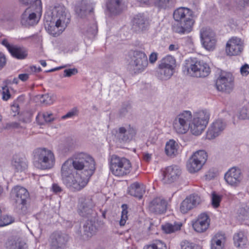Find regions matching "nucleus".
Masks as SVG:
<instances>
[{
	"label": "nucleus",
	"mask_w": 249,
	"mask_h": 249,
	"mask_svg": "<svg viewBox=\"0 0 249 249\" xmlns=\"http://www.w3.org/2000/svg\"><path fill=\"white\" fill-rule=\"evenodd\" d=\"M167 205V203L164 199L160 197H156L150 203L149 210L156 214H161L166 211Z\"/></svg>",
	"instance_id": "obj_24"
},
{
	"label": "nucleus",
	"mask_w": 249,
	"mask_h": 249,
	"mask_svg": "<svg viewBox=\"0 0 249 249\" xmlns=\"http://www.w3.org/2000/svg\"><path fill=\"white\" fill-rule=\"evenodd\" d=\"M6 63V58L5 55L0 53V69H2Z\"/></svg>",
	"instance_id": "obj_59"
},
{
	"label": "nucleus",
	"mask_w": 249,
	"mask_h": 249,
	"mask_svg": "<svg viewBox=\"0 0 249 249\" xmlns=\"http://www.w3.org/2000/svg\"><path fill=\"white\" fill-rule=\"evenodd\" d=\"M136 130L130 125L127 128L121 127L116 131L115 136L120 142H127L131 140L135 135Z\"/></svg>",
	"instance_id": "obj_23"
},
{
	"label": "nucleus",
	"mask_w": 249,
	"mask_h": 249,
	"mask_svg": "<svg viewBox=\"0 0 249 249\" xmlns=\"http://www.w3.org/2000/svg\"><path fill=\"white\" fill-rule=\"evenodd\" d=\"M1 44L4 45V46H5L6 47V48L8 49V51L9 52V53L12 51L13 50L12 48H13L14 46V45H10L7 40L6 39H4L2 40L1 41Z\"/></svg>",
	"instance_id": "obj_58"
},
{
	"label": "nucleus",
	"mask_w": 249,
	"mask_h": 249,
	"mask_svg": "<svg viewBox=\"0 0 249 249\" xmlns=\"http://www.w3.org/2000/svg\"><path fill=\"white\" fill-rule=\"evenodd\" d=\"M222 197L217 195L215 192H213L212 194V205L214 208L219 207L220 202L221 201Z\"/></svg>",
	"instance_id": "obj_45"
},
{
	"label": "nucleus",
	"mask_w": 249,
	"mask_h": 249,
	"mask_svg": "<svg viewBox=\"0 0 249 249\" xmlns=\"http://www.w3.org/2000/svg\"><path fill=\"white\" fill-rule=\"evenodd\" d=\"M30 69L31 71L35 72H39L41 71V69L40 67H38V68H37L36 66H34L30 67Z\"/></svg>",
	"instance_id": "obj_63"
},
{
	"label": "nucleus",
	"mask_w": 249,
	"mask_h": 249,
	"mask_svg": "<svg viewBox=\"0 0 249 249\" xmlns=\"http://www.w3.org/2000/svg\"><path fill=\"white\" fill-rule=\"evenodd\" d=\"M201 202L200 197L196 194H193L186 197L180 204V210L181 213H186L196 207Z\"/></svg>",
	"instance_id": "obj_19"
},
{
	"label": "nucleus",
	"mask_w": 249,
	"mask_h": 249,
	"mask_svg": "<svg viewBox=\"0 0 249 249\" xmlns=\"http://www.w3.org/2000/svg\"><path fill=\"white\" fill-rule=\"evenodd\" d=\"M122 207L123 208V211L122 212V215H121V219L120 221V226H124L125 222H126V219L127 218V205L126 204H123L122 206Z\"/></svg>",
	"instance_id": "obj_47"
},
{
	"label": "nucleus",
	"mask_w": 249,
	"mask_h": 249,
	"mask_svg": "<svg viewBox=\"0 0 249 249\" xmlns=\"http://www.w3.org/2000/svg\"><path fill=\"white\" fill-rule=\"evenodd\" d=\"M209 117V113L207 110H200L195 113L192 123H189L191 133L196 136L201 134L208 123Z\"/></svg>",
	"instance_id": "obj_9"
},
{
	"label": "nucleus",
	"mask_w": 249,
	"mask_h": 249,
	"mask_svg": "<svg viewBox=\"0 0 249 249\" xmlns=\"http://www.w3.org/2000/svg\"><path fill=\"white\" fill-rule=\"evenodd\" d=\"M225 241L224 234L217 233L211 241V249H222V242Z\"/></svg>",
	"instance_id": "obj_33"
},
{
	"label": "nucleus",
	"mask_w": 249,
	"mask_h": 249,
	"mask_svg": "<svg viewBox=\"0 0 249 249\" xmlns=\"http://www.w3.org/2000/svg\"><path fill=\"white\" fill-rule=\"evenodd\" d=\"M183 71L186 74L196 77H205L210 73L208 64L196 58H190L185 61Z\"/></svg>",
	"instance_id": "obj_5"
},
{
	"label": "nucleus",
	"mask_w": 249,
	"mask_h": 249,
	"mask_svg": "<svg viewBox=\"0 0 249 249\" xmlns=\"http://www.w3.org/2000/svg\"><path fill=\"white\" fill-rule=\"evenodd\" d=\"M178 45H176L174 44H171L169 46V50L171 51H176L178 49Z\"/></svg>",
	"instance_id": "obj_64"
},
{
	"label": "nucleus",
	"mask_w": 249,
	"mask_h": 249,
	"mask_svg": "<svg viewBox=\"0 0 249 249\" xmlns=\"http://www.w3.org/2000/svg\"><path fill=\"white\" fill-rule=\"evenodd\" d=\"M6 245L7 249H28L26 243L20 238L9 240Z\"/></svg>",
	"instance_id": "obj_31"
},
{
	"label": "nucleus",
	"mask_w": 249,
	"mask_h": 249,
	"mask_svg": "<svg viewBox=\"0 0 249 249\" xmlns=\"http://www.w3.org/2000/svg\"><path fill=\"white\" fill-rule=\"evenodd\" d=\"M238 118L240 119H249V105L244 106L240 110Z\"/></svg>",
	"instance_id": "obj_43"
},
{
	"label": "nucleus",
	"mask_w": 249,
	"mask_h": 249,
	"mask_svg": "<svg viewBox=\"0 0 249 249\" xmlns=\"http://www.w3.org/2000/svg\"><path fill=\"white\" fill-rule=\"evenodd\" d=\"M10 196L14 200V211L18 214H26L30 202L28 190L23 187L17 185L12 189Z\"/></svg>",
	"instance_id": "obj_3"
},
{
	"label": "nucleus",
	"mask_w": 249,
	"mask_h": 249,
	"mask_svg": "<svg viewBox=\"0 0 249 249\" xmlns=\"http://www.w3.org/2000/svg\"><path fill=\"white\" fill-rule=\"evenodd\" d=\"M181 173V170L178 166L172 165L167 167L163 173V183L170 184L175 182L179 178Z\"/></svg>",
	"instance_id": "obj_20"
},
{
	"label": "nucleus",
	"mask_w": 249,
	"mask_h": 249,
	"mask_svg": "<svg viewBox=\"0 0 249 249\" xmlns=\"http://www.w3.org/2000/svg\"><path fill=\"white\" fill-rule=\"evenodd\" d=\"M38 96H39L40 102L45 105H50L55 101V97L53 94L46 93Z\"/></svg>",
	"instance_id": "obj_38"
},
{
	"label": "nucleus",
	"mask_w": 249,
	"mask_h": 249,
	"mask_svg": "<svg viewBox=\"0 0 249 249\" xmlns=\"http://www.w3.org/2000/svg\"><path fill=\"white\" fill-rule=\"evenodd\" d=\"M18 78L22 81H26L29 78V74L27 73L20 74L18 75Z\"/></svg>",
	"instance_id": "obj_61"
},
{
	"label": "nucleus",
	"mask_w": 249,
	"mask_h": 249,
	"mask_svg": "<svg viewBox=\"0 0 249 249\" xmlns=\"http://www.w3.org/2000/svg\"><path fill=\"white\" fill-rule=\"evenodd\" d=\"M233 240L235 246L237 247H243L247 243V238L241 232L234 235Z\"/></svg>",
	"instance_id": "obj_37"
},
{
	"label": "nucleus",
	"mask_w": 249,
	"mask_h": 249,
	"mask_svg": "<svg viewBox=\"0 0 249 249\" xmlns=\"http://www.w3.org/2000/svg\"><path fill=\"white\" fill-rule=\"evenodd\" d=\"M131 110L130 104L129 103L123 104L119 112V117L123 118L131 114Z\"/></svg>",
	"instance_id": "obj_39"
},
{
	"label": "nucleus",
	"mask_w": 249,
	"mask_h": 249,
	"mask_svg": "<svg viewBox=\"0 0 249 249\" xmlns=\"http://www.w3.org/2000/svg\"><path fill=\"white\" fill-rule=\"evenodd\" d=\"M216 87L218 90L230 93L233 87V77L230 73L223 72L216 81Z\"/></svg>",
	"instance_id": "obj_15"
},
{
	"label": "nucleus",
	"mask_w": 249,
	"mask_h": 249,
	"mask_svg": "<svg viewBox=\"0 0 249 249\" xmlns=\"http://www.w3.org/2000/svg\"><path fill=\"white\" fill-rule=\"evenodd\" d=\"M227 126L226 122L222 119L216 120L209 127L207 132L206 137L208 139L212 140L218 136L225 129Z\"/></svg>",
	"instance_id": "obj_18"
},
{
	"label": "nucleus",
	"mask_w": 249,
	"mask_h": 249,
	"mask_svg": "<svg viewBox=\"0 0 249 249\" xmlns=\"http://www.w3.org/2000/svg\"><path fill=\"white\" fill-rule=\"evenodd\" d=\"M178 143L173 140H170L167 142L165 151L168 156L174 157L178 153Z\"/></svg>",
	"instance_id": "obj_32"
},
{
	"label": "nucleus",
	"mask_w": 249,
	"mask_h": 249,
	"mask_svg": "<svg viewBox=\"0 0 249 249\" xmlns=\"http://www.w3.org/2000/svg\"><path fill=\"white\" fill-rule=\"evenodd\" d=\"M70 239L69 235L61 231L53 232L50 236L51 249H65Z\"/></svg>",
	"instance_id": "obj_16"
},
{
	"label": "nucleus",
	"mask_w": 249,
	"mask_h": 249,
	"mask_svg": "<svg viewBox=\"0 0 249 249\" xmlns=\"http://www.w3.org/2000/svg\"><path fill=\"white\" fill-rule=\"evenodd\" d=\"M158 59V53L155 52L152 53L149 55V60L151 64H154Z\"/></svg>",
	"instance_id": "obj_56"
},
{
	"label": "nucleus",
	"mask_w": 249,
	"mask_h": 249,
	"mask_svg": "<svg viewBox=\"0 0 249 249\" xmlns=\"http://www.w3.org/2000/svg\"><path fill=\"white\" fill-rule=\"evenodd\" d=\"M34 154V164L42 170L52 168L55 163V158L53 152L45 148L35 149Z\"/></svg>",
	"instance_id": "obj_6"
},
{
	"label": "nucleus",
	"mask_w": 249,
	"mask_h": 249,
	"mask_svg": "<svg viewBox=\"0 0 249 249\" xmlns=\"http://www.w3.org/2000/svg\"><path fill=\"white\" fill-rule=\"evenodd\" d=\"M156 5L160 9H165L171 5V0H157Z\"/></svg>",
	"instance_id": "obj_44"
},
{
	"label": "nucleus",
	"mask_w": 249,
	"mask_h": 249,
	"mask_svg": "<svg viewBox=\"0 0 249 249\" xmlns=\"http://www.w3.org/2000/svg\"><path fill=\"white\" fill-rule=\"evenodd\" d=\"M193 15L192 11L187 8L179 7L175 10L173 18L177 23L173 26V31L180 34L190 33L195 22Z\"/></svg>",
	"instance_id": "obj_2"
},
{
	"label": "nucleus",
	"mask_w": 249,
	"mask_h": 249,
	"mask_svg": "<svg viewBox=\"0 0 249 249\" xmlns=\"http://www.w3.org/2000/svg\"><path fill=\"white\" fill-rule=\"evenodd\" d=\"M97 32V26L96 23H93L86 30V34L89 37L94 36Z\"/></svg>",
	"instance_id": "obj_49"
},
{
	"label": "nucleus",
	"mask_w": 249,
	"mask_h": 249,
	"mask_svg": "<svg viewBox=\"0 0 249 249\" xmlns=\"http://www.w3.org/2000/svg\"><path fill=\"white\" fill-rule=\"evenodd\" d=\"M239 216H241L242 219H245L249 217V207H242L240 208L238 211Z\"/></svg>",
	"instance_id": "obj_50"
},
{
	"label": "nucleus",
	"mask_w": 249,
	"mask_h": 249,
	"mask_svg": "<svg viewBox=\"0 0 249 249\" xmlns=\"http://www.w3.org/2000/svg\"><path fill=\"white\" fill-rule=\"evenodd\" d=\"M95 219L96 218H88L83 225V231H78L76 232L79 238L86 240L95 233L96 231Z\"/></svg>",
	"instance_id": "obj_17"
},
{
	"label": "nucleus",
	"mask_w": 249,
	"mask_h": 249,
	"mask_svg": "<svg viewBox=\"0 0 249 249\" xmlns=\"http://www.w3.org/2000/svg\"><path fill=\"white\" fill-rule=\"evenodd\" d=\"M240 72L242 75L247 76L249 73V65L245 64L240 68Z\"/></svg>",
	"instance_id": "obj_54"
},
{
	"label": "nucleus",
	"mask_w": 249,
	"mask_h": 249,
	"mask_svg": "<svg viewBox=\"0 0 249 249\" xmlns=\"http://www.w3.org/2000/svg\"><path fill=\"white\" fill-rule=\"evenodd\" d=\"M20 127V124L17 122L9 123L5 124L4 128L5 129H10L11 128H18Z\"/></svg>",
	"instance_id": "obj_52"
},
{
	"label": "nucleus",
	"mask_w": 249,
	"mask_h": 249,
	"mask_svg": "<svg viewBox=\"0 0 249 249\" xmlns=\"http://www.w3.org/2000/svg\"><path fill=\"white\" fill-rule=\"evenodd\" d=\"M95 169V162L91 157L84 153H78L62 164L61 180L68 188L79 191L87 185Z\"/></svg>",
	"instance_id": "obj_1"
},
{
	"label": "nucleus",
	"mask_w": 249,
	"mask_h": 249,
	"mask_svg": "<svg viewBox=\"0 0 249 249\" xmlns=\"http://www.w3.org/2000/svg\"><path fill=\"white\" fill-rule=\"evenodd\" d=\"M200 35L201 41L208 39L210 38H215L214 32L211 29L207 27H204L201 29Z\"/></svg>",
	"instance_id": "obj_36"
},
{
	"label": "nucleus",
	"mask_w": 249,
	"mask_h": 249,
	"mask_svg": "<svg viewBox=\"0 0 249 249\" xmlns=\"http://www.w3.org/2000/svg\"><path fill=\"white\" fill-rule=\"evenodd\" d=\"M52 190L53 192L58 193L62 192L61 187L56 183H53L52 185Z\"/></svg>",
	"instance_id": "obj_60"
},
{
	"label": "nucleus",
	"mask_w": 249,
	"mask_h": 249,
	"mask_svg": "<svg viewBox=\"0 0 249 249\" xmlns=\"http://www.w3.org/2000/svg\"><path fill=\"white\" fill-rule=\"evenodd\" d=\"M94 205L90 197H82L78 202V212L79 214L87 218H96V213L93 210Z\"/></svg>",
	"instance_id": "obj_12"
},
{
	"label": "nucleus",
	"mask_w": 249,
	"mask_h": 249,
	"mask_svg": "<svg viewBox=\"0 0 249 249\" xmlns=\"http://www.w3.org/2000/svg\"><path fill=\"white\" fill-rule=\"evenodd\" d=\"M12 164L17 172L22 171L27 167L26 160L18 155L14 156Z\"/></svg>",
	"instance_id": "obj_30"
},
{
	"label": "nucleus",
	"mask_w": 249,
	"mask_h": 249,
	"mask_svg": "<svg viewBox=\"0 0 249 249\" xmlns=\"http://www.w3.org/2000/svg\"><path fill=\"white\" fill-rule=\"evenodd\" d=\"M129 67L134 73H139L145 70L148 62L146 54L140 51L133 52Z\"/></svg>",
	"instance_id": "obj_10"
},
{
	"label": "nucleus",
	"mask_w": 249,
	"mask_h": 249,
	"mask_svg": "<svg viewBox=\"0 0 249 249\" xmlns=\"http://www.w3.org/2000/svg\"><path fill=\"white\" fill-rule=\"evenodd\" d=\"M3 90L2 99L3 100L7 101L10 98L11 94L7 87L3 88Z\"/></svg>",
	"instance_id": "obj_55"
},
{
	"label": "nucleus",
	"mask_w": 249,
	"mask_h": 249,
	"mask_svg": "<svg viewBox=\"0 0 249 249\" xmlns=\"http://www.w3.org/2000/svg\"><path fill=\"white\" fill-rule=\"evenodd\" d=\"M207 159V153L204 150L196 152L189 159L187 167L190 173H193L199 171Z\"/></svg>",
	"instance_id": "obj_13"
},
{
	"label": "nucleus",
	"mask_w": 249,
	"mask_h": 249,
	"mask_svg": "<svg viewBox=\"0 0 249 249\" xmlns=\"http://www.w3.org/2000/svg\"><path fill=\"white\" fill-rule=\"evenodd\" d=\"M72 142L70 140H69L64 143H61L59 145V149L64 154L69 152L72 148Z\"/></svg>",
	"instance_id": "obj_46"
},
{
	"label": "nucleus",
	"mask_w": 249,
	"mask_h": 249,
	"mask_svg": "<svg viewBox=\"0 0 249 249\" xmlns=\"http://www.w3.org/2000/svg\"><path fill=\"white\" fill-rule=\"evenodd\" d=\"M35 8V12L30 13L27 9L21 17V23L26 27L36 25L42 15V4L41 0H37L36 4H32Z\"/></svg>",
	"instance_id": "obj_11"
},
{
	"label": "nucleus",
	"mask_w": 249,
	"mask_h": 249,
	"mask_svg": "<svg viewBox=\"0 0 249 249\" xmlns=\"http://www.w3.org/2000/svg\"><path fill=\"white\" fill-rule=\"evenodd\" d=\"M243 43L241 40L237 37H232L228 41L226 51L229 55H237L243 50Z\"/></svg>",
	"instance_id": "obj_21"
},
{
	"label": "nucleus",
	"mask_w": 249,
	"mask_h": 249,
	"mask_svg": "<svg viewBox=\"0 0 249 249\" xmlns=\"http://www.w3.org/2000/svg\"><path fill=\"white\" fill-rule=\"evenodd\" d=\"M89 5L87 0H81L76 2L75 11L81 18L85 17L89 11Z\"/></svg>",
	"instance_id": "obj_29"
},
{
	"label": "nucleus",
	"mask_w": 249,
	"mask_h": 249,
	"mask_svg": "<svg viewBox=\"0 0 249 249\" xmlns=\"http://www.w3.org/2000/svg\"><path fill=\"white\" fill-rule=\"evenodd\" d=\"M180 245L181 249H201V247L200 246L190 243L187 241L181 242Z\"/></svg>",
	"instance_id": "obj_42"
},
{
	"label": "nucleus",
	"mask_w": 249,
	"mask_h": 249,
	"mask_svg": "<svg viewBox=\"0 0 249 249\" xmlns=\"http://www.w3.org/2000/svg\"><path fill=\"white\" fill-rule=\"evenodd\" d=\"M12 50H13L10 53L13 57L17 59H24L27 55L26 50L20 47L14 46Z\"/></svg>",
	"instance_id": "obj_34"
},
{
	"label": "nucleus",
	"mask_w": 249,
	"mask_h": 249,
	"mask_svg": "<svg viewBox=\"0 0 249 249\" xmlns=\"http://www.w3.org/2000/svg\"><path fill=\"white\" fill-rule=\"evenodd\" d=\"M124 6V0H107L106 6L107 10L111 15L120 14Z\"/></svg>",
	"instance_id": "obj_27"
},
{
	"label": "nucleus",
	"mask_w": 249,
	"mask_h": 249,
	"mask_svg": "<svg viewBox=\"0 0 249 249\" xmlns=\"http://www.w3.org/2000/svg\"><path fill=\"white\" fill-rule=\"evenodd\" d=\"M203 47L208 50H213L216 45V39L215 38H209L201 41Z\"/></svg>",
	"instance_id": "obj_41"
},
{
	"label": "nucleus",
	"mask_w": 249,
	"mask_h": 249,
	"mask_svg": "<svg viewBox=\"0 0 249 249\" xmlns=\"http://www.w3.org/2000/svg\"><path fill=\"white\" fill-rule=\"evenodd\" d=\"M14 219L10 216L3 215L0 216V227H3L12 223Z\"/></svg>",
	"instance_id": "obj_48"
},
{
	"label": "nucleus",
	"mask_w": 249,
	"mask_h": 249,
	"mask_svg": "<svg viewBox=\"0 0 249 249\" xmlns=\"http://www.w3.org/2000/svg\"><path fill=\"white\" fill-rule=\"evenodd\" d=\"M210 219L206 213L199 214L197 218L193 222L192 226L195 231L197 232H203L206 231L210 225Z\"/></svg>",
	"instance_id": "obj_22"
},
{
	"label": "nucleus",
	"mask_w": 249,
	"mask_h": 249,
	"mask_svg": "<svg viewBox=\"0 0 249 249\" xmlns=\"http://www.w3.org/2000/svg\"><path fill=\"white\" fill-rule=\"evenodd\" d=\"M109 168L114 175L122 177L130 173L131 164L127 159L113 155L110 159Z\"/></svg>",
	"instance_id": "obj_8"
},
{
	"label": "nucleus",
	"mask_w": 249,
	"mask_h": 249,
	"mask_svg": "<svg viewBox=\"0 0 249 249\" xmlns=\"http://www.w3.org/2000/svg\"><path fill=\"white\" fill-rule=\"evenodd\" d=\"M182 224L180 223H174V224L171 223H166L162 225V230L166 233H171L178 231L180 229Z\"/></svg>",
	"instance_id": "obj_35"
},
{
	"label": "nucleus",
	"mask_w": 249,
	"mask_h": 249,
	"mask_svg": "<svg viewBox=\"0 0 249 249\" xmlns=\"http://www.w3.org/2000/svg\"><path fill=\"white\" fill-rule=\"evenodd\" d=\"M64 77H71L72 75H74L77 73V70L76 69H66L64 70Z\"/></svg>",
	"instance_id": "obj_51"
},
{
	"label": "nucleus",
	"mask_w": 249,
	"mask_h": 249,
	"mask_svg": "<svg viewBox=\"0 0 249 249\" xmlns=\"http://www.w3.org/2000/svg\"><path fill=\"white\" fill-rule=\"evenodd\" d=\"M151 154L148 153H143V159L146 162L149 161L151 160Z\"/></svg>",
	"instance_id": "obj_62"
},
{
	"label": "nucleus",
	"mask_w": 249,
	"mask_h": 249,
	"mask_svg": "<svg viewBox=\"0 0 249 249\" xmlns=\"http://www.w3.org/2000/svg\"><path fill=\"white\" fill-rule=\"evenodd\" d=\"M51 13H47L45 16L48 24L52 26L54 25L60 30H63L67 26L70 21V16L66 8L61 5H56L53 7Z\"/></svg>",
	"instance_id": "obj_4"
},
{
	"label": "nucleus",
	"mask_w": 249,
	"mask_h": 249,
	"mask_svg": "<svg viewBox=\"0 0 249 249\" xmlns=\"http://www.w3.org/2000/svg\"><path fill=\"white\" fill-rule=\"evenodd\" d=\"M41 116L43 117L44 121L48 123L52 122L54 119L53 117V114L49 112L43 113Z\"/></svg>",
	"instance_id": "obj_53"
},
{
	"label": "nucleus",
	"mask_w": 249,
	"mask_h": 249,
	"mask_svg": "<svg viewBox=\"0 0 249 249\" xmlns=\"http://www.w3.org/2000/svg\"><path fill=\"white\" fill-rule=\"evenodd\" d=\"M176 66V61L173 56H165L159 62L157 77L161 80L169 79L175 72Z\"/></svg>",
	"instance_id": "obj_7"
},
{
	"label": "nucleus",
	"mask_w": 249,
	"mask_h": 249,
	"mask_svg": "<svg viewBox=\"0 0 249 249\" xmlns=\"http://www.w3.org/2000/svg\"><path fill=\"white\" fill-rule=\"evenodd\" d=\"M241 171L239 169L231 168L225 175V179L231 186H237L241 180Z\"/></svg>",
	"instance_id": "obj_25"
},
{
	"label": "nucleus",
	"mask_w": 249,
	"mask_h": 249,
	"mask_svg": "<svg viewBox=\"0 0 249 249\" xmlns=\"http://www.w3.org/2000/svg\"><path fill=\"white\" fill-rule=\"evenodd\" d=\"M192 117L191 112L185 111L179 114L173 123L174 128L178 134H184L189 129V122Z\"/></svg>",
	"instance_id": "obj_14"
},
{
	"label": "nucleus",
	"mask_w": 249,
	"mask_h": 249,
	"mask_svg": "<svg viewBox=\"0 0 249 249\" xmlns=\"http://www.w3.org/2000/svg\"><path fill=\"white\" fill-rule=\"evenodd\" d=\"M77 112V110L76 108H73V109H72V110H71V111H69L66 115L62 116V118L63 119H65V118H67L72 117L76 114Z\"/></svg>",
	"instance_id": "obj_57"
},
{
	"label": "nucleus",
	"mask_w": 249,
	"mask_h": 249,
	"mask_svg": "<svg viewBox=\"0 0 249 249\" xmlns=\"http://www.w3.org/2000/svg\"><path fill=\"white\" fill-rule=\"evenodd\" d=\"M145 189L143 184L135 182L128 187L127 192L130 195L141 199L145 193Z\"/></svg>",
	"instance_id": "obj_28"
},
{
	"label": "nucleus",
	"mask_w": 249,
	"mask_h": 249,
	"mask_svg": "<svg viewBox=\"0 0 249 249\" xmlns=\"http://www.w3.org/2000/svg\"><path fill=\"white\" fill-rule=\"evenodd\" d=\"M143 249H167V247L163 242L158 240L151 244L145 246Z\"/></svg>",
	"instance_id": "obj_40"
},
{
	"label": "nucleus",
	"mask_w": 249,
	"mask_h": 249,
	"mask_svg": "<svg viewBox=\"0 0 249 249\" xmlns=\"http://www.w3.org/2000/svg\"><path fill=\"white\" fill-rule=\"evenodd\" d=\"M149 26V22L143 14L136 15L133 19L132 28L136 31H142L146 30Z\"/></svg>",
	"instance_id": "obj_26"
}]
</instances>
